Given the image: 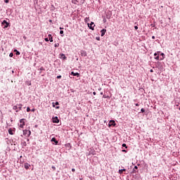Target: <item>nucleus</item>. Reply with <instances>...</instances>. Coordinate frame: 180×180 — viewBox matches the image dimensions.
Segmentation results:
<instances>
[{
    "instance_id": "obj_1",
    "label": "nucleus",
    "mask_w": 180,
    "mask_h": 180,
    "mask_svg": "<svg viewBox=\"0 0 180 180\" xmlns=\"http://www.w3.org/2000/svg\"><path fill=\"white\" fill-rule=\"evenodd\" d=\"M26 119H25V118H23V119H21L20 120V129H23V127H25V125L26 124Z\"/></svg>"
},
{
    "instance_id": "obj_2",
    "label": "nucleus",
    "mask_w": 180,
    "mask_h": 180,
    "mask_svg": "<svg viewBox=\"0 0 180 180\" xmlns=\"http://www.w3.org/2000/svg\"><path fill=\"white\" fill-rule=\"evenodd\" d=\"M30 134H32V131H30V130H27V129L23 130L24 136H27L29 137V136H30Z\"/></svg>"
},
{
    "instance_id": "obj_3",
    "label": "nucleus",
    "mask_w": 180,
    "mask_h": 180,
    "mask_svg": "<svg viewBox=\"0 0 180 180\" xmlns=\"http://www.w3.org/2000/svg\"><path fill=\"white\" fill-rule=\"evenodd\" d=\"M112 126H116V123L115 122V120H110L108 124L109 127H112Z\"/></svg>"
},
{
    "instance_id": "obj_4",
    "label": "nucleus",
    "mask_w": 180,
    "mask_h": 180,
    "mask_svg": "<svg viewBox=\"0 0 180 180\" xmlns=\"http://www.w3.org/2000/svg\"><path fill=\"white\" fill-rule=\"evenodd\" d=\"M2 25H4V29H6V27H8V26H9L8 22H7L6 20H5L2 22Z\"/></svg>"
},
{
    "instance_id": "obj_5",
    "label": "nucleus",
    "mask_w": 180,
    "mask_h": 180,
    "mask_svg": "<svg viewBox=\"0 0 180 180\" xmlns=\"http://www.w3.org/2000/svg\"><path fill=\"white\" fill-rule=\"evenodd\" d=\"M60 58H63V60H67V57L64 53H60Z\"/></svg>"
},
{
    "instance_id": "obj_6",
    "label": "nucleus",
    "mask_w": 180,
    "mask_h": 180,
    "mask_svg": "<svg viewBox=\"0 0 180 180\" xmlns=\"http://www.w3.org/2000/svg\"><path fill=\"white\" fill-rule=\"evenodd\" d=\"M94 22H91V23H90V25L89 24H88V27H89V29H91V30H94Z\"/></svg>"
},
{
    "instance_id": "obj_7",
    "label": "nucleus",
    "mask_w": 180,
    "mask_h": 180,
    "mask_svg": "<svg viewBox=\"0 0 180 180\" xmlns=\"http://www.w3.org/2000/svg\"><path fill=\"white\" fill-rule=\"evenodd\" d=\"M101 37H103V36H105V33H106V30L105 29L101 30Z\"/></svg>"
},
{
    "instance_id": "obj_8",
    "label": "nucleus",
    "mask_w": 180,
    "mask_h": 180,
    "mask_svg": "<svg viewBox=\"0 0 180 180\" xmlns=\"http://www.w3.org/2000/svg\"><path fill=\"white\" fill-rule=\"evenodd\" d=\"M53 123H58L60 122V120H58V117H56L53 118Z\"/></svg>"
},
{
    "instance_id": "obj_9",
    "label": "nucleus",
    "mask_w": 180,
    "mask_h": 180,
    "mask_svg": "<svg viewBox=\"0 0 180 180\" xmlns=\"http://www.w3.org/2000/svg\"><path fill=\"white\" fill-rule=\"evenodd\" d=\"M71 75H73L74 77H79V73H78V72L75 73L74 72H72Z\"/></svg>"
},
{
    "instance_id": "obj_10",
    "label": "nucleus",
    "mask_w": 180,
    "mask_h": 180,
    "mask_svg": "<svg viewBox=\"0 0 180 180\" xmlns=\"http://www.w3.org/2000/svg\"><path fill=\"white\" fill-rule=\"evenodd\" d=\"M24 167L25 169H29V168H30V165H29V163H25Z\"/></svg>"
},
{
    "instance_id": "obj_11",
    "label": "nucleus",
    "mask_w": 180,
    "mask_h": 180,
    "mask_svg": "<svg viewBox=\"0 0 180 180\" xmlns=\"http://www.w3.org/2000/svg\"><path fill=\"white\" fill-rule=\"evenodd\" d=\"M154 56L155 57V60H160V56H158V54H157V53H154Z\"/></svg>"
},
{
    "instance_id": "obj_12",
    "label": "nucleus",
    "mask_w": 180,
    "mask_h": 180,
    "mask_svg": "<svg viewBox=\"0 0 180 180\" xmlns=\"http://www.w3.org/2000/svg\"><path fill=\"white\" fill-rule=\"evenodd\" d=\"M8 134H11V136H13V129L10 128L8 129Z\"/></svg>"
},
{
    "instance_id": "obj_13",
    "label": "nucleus",
    "mask_w": 180,
    "mask_h": 180,
    "mask_svg": "<svg viewBox=\"0 0 180 180\" xmlns=\"http://www.w3.org/2000/svg\"><path fill=\"white\" fill-rule=\"evenodd\" d=\"M51 141H53L56 143V145L58 144V141H57V139H56V138H53L51 139Z\"/></svg>"
},
{
    "instance_id": "obj_14",
    "label": "nucleus",
    "mask_w": 180,
    "mask_h": 180,
    "mask_svg": "<svg viewBox=\"0 0 180 180\" xmlns=\"http://www.w3.org/2000/svg\"><path fill=\"white\" fill-rule=\"evenodd\" d=\"M49 41H51V43H53V36H51V34H49Z\"/></svg>"
},
{
    "instance_id": "obj_15",
    "label": "nucleus",
    "mask_w": 180,
    "mask_h": 180,
    "mask_svg": "<svg viewBox=\"0 0 180 180\" xmlns=\"http://www.w3.org/2000/svg\"><path fill=\"white\" fill-rule=\"evenodd\" d=\"M13 110H15V112H19V110H18V105H14L13 107Z\"/></svg>"
},
{
    "instance_id": "obj_16",
    "label": "nucleus",
    "mask_w": 180,
    "mask_h": 180,
    "mask_svg": "<svg viewBox=\"0 0 180 180\" xmlns=\"http://www.w3.org/2000/svg\"><path fill=\"white\" fill-rule=\"evenodd\" d=\"M126 172V169H120L119 170V174H123V172Z\"/></svg>"
},
{
    "instance_id": "obj_17",
    "label": "nucleus",
    "mask_w": 180,
    "mask_h": 180,
    "mask_svg": "<svg viewBox=\"0 0 180 180\" xmlns=\"http://www.w3.org/2000/svg\"><path fill=\"white\" fill-rule=\"evenodd\" d=\"M14 53H16V56H20V52H19V51L15 49L14 50Z\"/></svg>"
},
{
    "instance_id": "obj_18",
    "label": "nucleus",
    "mask_w": 180,
    "mask_h": 180,
    "mask_svg": "<svg viewBox=\"0 0 180 180\" xmlns=\"http://www.w3.org/2000/svg\"><path fill=\"white\" fill-rule=\"evenodd\" d=\"M18 106V109H19L20 110H22V104H17Z\"/></svg>"
},
{
    "instance_id": "obj_19",
    "label": "nucleus",
    "mask_w": 180,
    "mask_h": 180,
    "mask_svg": "<svg viewBox=\"0 0 180 180\" xmlns=\"http://www.w3.org/2000/svg\"><path fill=\"white\" fill-rule=\"evenodd\" d=\"M84 22H85L86 23H88V22H89V18H86L84 19Z\"/></svg>"
},
{
    "instance_id": "obj_20",
    "label": "nucleus",
    "mask_w": 180,
    "mask_h": 180,
    "mask_svg": "<svg viewBox=\"0 0 180 180\" xmlns=\"http://www.w3.org/2000/svg\"><path fill=\"white\" fill-rule=\"evenodd\" d=\"M59 46H60V44H58V43L55 44V45H54L55 47H59Z\"/></svg>"
},
{
    "instance_id": "obj_21",
    "label": "nucleus",
    "mask_w": 180,
    "mask_h": 180,
    "mask_svg": "<svg viewBox=\"0 0 180 180\" xmlns=\"http://www.w3.org/2000/svg\"><path fill=\"white\" fill-rule=\"evenodd\" d=\"M141 112L142 113H144V112H146V110H145L144 108H141Z\"/></svg>"
},
{
    "instance_id": "obj_22",
    "label": "nucleus",
    "mask_w": 180,
    "mask_h": 180,
    "mask_svg": "<svg viewBox=\"0 0 180 180\" xmlns=\"http://www.w3.org/2000/svg\"><path fill=\"white\" fill-rule=\"evenodd\" d=\"M139 167H137V166H135L134 168V172H136V170L135 169H138Z\"/></svg>"
},
{
    "instance_id": "obj_23",
    "label": "nucleus",
    "mask_w": 180,
    "mask_h": 180,
    "mask_svg": "<svg viewBox=\"0 0 180 180\" xmlns=\"http://www.w3.org/2000/svg\"><path fill=\"white\" fill-rule=\"evenodd\" d=\"M122 147H125V148H127V146L126 145V143H123Z\"/></svg>"
},
{
    "instance_id": "obj_24",
    "label": "nucleus",
    "mask_w": 180,
    "mask_h": 180,
    "mask_svg": "<svg viewBox=\"0 0 180 180\" xmlns=\"http://www.w3.org/2000/svg\"><path fill=\"white\" fill-rule=\"evenodd\" d=\"M60 34H64V31L60 30Z\"/></svg>"
},
{
    "instance_id": "obj_25",
    "label": "nucleus",
    "mask_w": 180,
    "mask_h": 180,
    "mask_svg": "<svg viewBox=\"0 0 180 180\" xmlns=\"http://www.w3.org/2000/svg\"><path fill=\"white\" fill-rule=\"evenodd\" d=\"M9 57H13V53H11L9 54Z\"/></svg>"
},
{
    "instance_id": "obj_26",
    "label": "nucleus",
    "mask_w": 180,
    "mask_h": 180,
    "mask_svg": "<svg viewBox=\"0 0 180 180\" xmlns=\"http://www.w3.org/2000/svg\"><path fill=\"white\" fill-rule=\"evenodd\" d=\"M40 71H44V68L41 67V68H40Z\"/></svg>"
},
{
    "instance_id": "obj_27",
    "label": "nucleus",
    "mask_w": 180,
    "mask_h": 180,
    "mask_svg": "<svg viewBox=\"0 0 180 180\" xmlns=\"http://www.w3.org/2000/svg\"><path fill=\"white\" fill-rule=\"evenodd\" d=\"M4 2H5L6 4H9V0H4Z\"/></svg>"
},
{
    "instance_id": "obj_28",
    "label": "nucleus",
    "mask_w": 180,
    "mask_h": 180,
    "mask_svg": "<svg viewBox=\"0 0 180 180\" xmlns=\"http://www.w3.org/2000/svg\"><path fill=\"white\" fill-rule=\"evenodd\" d=\"M27 112H30V108L29 107L27 108Z\"/></svg>"
},
{
    "instance_id": "obj_29",
    "label": "nucleus",
    "mask_w": 180,
    "mask_h": 180,
    "mask_svg": "<svg viewBox=\"0 0 180 180\" xmlns=\"http://www.w3.org/2000/svg\"><path fill=\"white\" fill-rule=\"evenodd\" d=\"M52 169H53V171H56V167L54 166H52Z\"/></svg>"
},
{
    "instance_id": "obj_30",
    "label": "nucleus",
    "mask_w": 180,
    "mask_h": 180,
    "mask_svg": "<svg viewBox=\"0 0 180 180\" xmlns=\"http://www.w3.org/2000/svg\"><path fill=\"white\" fill-rule=\"evenodd\" d=\"M134 29H135V30H137V29H139V27L135 26V27H134Z\"/></svg>"
},
{
    "instance_id": "obj_31",
    "label": "nucleus",
    "mask_w": 180,
    "mask_h": 180,
    "mask_svg": "<svg viewBox=\"0 0 180 180\" xmlns=\"http://www.w3.org/2000/svg\"><path fill=\"white\" fill-rule=\"evenodd\" d=\"M58 79H60L61 78V75L57 76Z\"/></svg>"
},
{
    "instance_id": "obj_32",
    "label": "nucleus",
    "mask_w": 180,
    "mask_h": 180,
    "mask_svg": "<svg viewBox=\"0 0 180 180\" xmlns=\"http://www.w3.org/2000/svg\"><path fill=\"white\" fill-rule=\"evenodd\" d=\"M45 41H49V38H45Z\"/></svg>"
},
{
    "instance_id": "obj_33",
    "label": "nucleus",
    "mask_w": 180,
    "mask_h": 180,
    "mask_svg": "<svg viewBox=\"0 0 180 180\" xmlns=\"http://www.w3.org/2000/svg\"><path fill=\"white\" fill-rule=\"evenodd\" d=\"M55 105H60V103H59L58 102H56V103H55Z\"/></svg>"
},
{
    "instance_id": "obj_34",
    "label": "nucleus",
    "mask_w": 180,
    "mask_h": 180,
    "mask_svg": "<svg viewBox=\"0 0 180 180\" xmlns=\"http://www.w3.org/2000/svg\"><path fill=\"white\" fill-rule=\"evenodd\" d=\"M53 107L56 108V105L54 104V103H52Z\"/></svg>"
},
{
    "instance_id": "obj_35",
    "label": "nucleus",
    "mask_w": 180,
    "mask_h": 180,
    "mask_svg": "<svg viewBox=\"0 0 180 180\" xmlns=\"http://www.w3.org/2000/svg\"><path fill=\"white\" fill-rule=\"evenodd\" d=\"M72 172H75V169H72Z\"/></svg>"
},
{
    "instance_id": "obj_36",
    "label": "nucleus",
    "mask_w": 180,
    "mask_h": 180,
    "mask_svg": "<svg viewBox=\"0 0 180 180\" xmlns=\"http://www.w3.org/2000/svg\"><path fill=\"white\" fill-rule=\"evenodd\" d=\"M93 94H94V95H96V92L94 91V92H93Z\"/></svg>"
},
{
    "instance_id": "obj_37",
    "label": "nucleus",
    "mask_w": 180,
    "mask_h": 180,
    "mask_svg": "<svg viewBox=\"0 0 180 180\" xmlns=\"http://www.w3.org/2000/svg\"><path fill=\"white\" fill-rule=\"evenodd\" d=\"M135 106H139V103H136Z\"/></svg>"
},
{
    "instance_id": "obj_38",
    "label": "nucleus",
    "mask_w": 180,
    "mask_h": 180,
    "mask_svg": "<svg viewBox=\"0 0 180 180\" xmlns=\"http://www.w3.org/2000/svg\"><path fill=\"white\" fill-rule=\"evenodd\" d=\"M56 109H60V107L57 106L56 107Z\"/></svg>"
},
{
    "instance_id": "obj_39",
    "label": "nucleus",
    "mask_w": 180,
    "mask_h": 180,
    "mask_svg": "<svg viewBox=\"0 0 180 180\" xmlns=\"http://www.w3.org/2000/svg\"><path fill=\"white\" fill-rule=\"evenodd\" d=\"M103 22H104V23H105V22H106V19H104V20H103Z\"/></svg>"
},
{
    "instance_id": "obj_40",
    "label": "nucleus",
    "mask_w": 180,
    "mask_h": 180,
    "mask_svg": "<svg viewBox=\"0 0 180 180\" xmlns=\"http://www.w3.org/2000/svg\"><path fill=\"white\" fill-rule=\"evenodd\" d=\"M63 29H64V28H63V27H60V30H63Z\"/></svg>"
},
{
    "instance_id": "obj_41",
    "label": "nucleus",
    "mask_w": 180,
    "mask_h": 180,
    "mask_svg": "<svg viewBox=\"0 0 180 180\" xmlns=\"http://www.w3.org/2000/svg\"><path fill=\"white\" fill-rule=\"evenodd\" d=\"M152 39H155V37L153 36V37H152Z\"/></svg>"
},
{
    "instance_id": "obj_42",
    "label": "nucleus",
    "mask_w": 180,
    "mask_h": 180,
    "mask_svg": "<svg viewBox=\"0 0 180 180\" xmlns=\"http://www.w3.org/2000/svg\"><path fill=\"white\" fill-rule=\"evenodd\" d=\"M122 151H123L124 153H126V152H127L126 150H123Z\"/></svg>"
},
{
    "instance_id": "obj_43",
    "label": "nucleus",
    "mask_w": 180,
    "mask_h": 180,
    "mask_svg": "<svg viewBox=\"0 0 180 180\" xmlns=\"http://www.w3.org/2000/svg\"><path fill=\"white\" fill-rule=\"evenodd\" d=\"M101 95H103V92H101Z\"/></svg>"
},
{
    "instance_id": "obj_44",
    "label": "nucleus",
    "mask_w": 180,
    "mask_h": 180,
    "mask_svg": "<svg viewBox=\"0 0 180 180\" xmlns=\"http://www.w3.org/2000/svg\"><path fill=\"white\" fill-rule=\"evenodd\" d=\"M32 112H34V109H32Z\"/></svg>"
},
{
    "instance_id": "obj_45",
    "label": "nucleus",
    "mask_w": 180,
    "mask_h": 180,
    "mask_svg": "<svg viewBox=\"0 0 180 180\" xmlns=\"http://www.w3.org/2000/svg\"><path fill=\"white\" fill-rule=\"evenodd\" d=\"M153 69L152 70H150V72H153Z\"/></svg>"
},
{
    "instance_id": "obj_46",
    "label": "nucleus",
    "mask_w": 180,
    "mask_h": 180,
    "mask_svg": "<svg viewBox=\"0 0 180 180\" xmlns=\"http://www.w3.org/2000/svg\"><path fill=\"white\" fill-rule=\"evenodd\" d=\"M103 98H106V97L105 96H103Z\"/></svg>"
},
{
    "instance_id": "obj_47",
    "label": "nucleus",
    "mask_w": 180,
    "mask_h": 180,
    "mask_svg": "<svg viewBox=\"0 0 180 180\" xmlns=\"http://www.w3.org/2000/svg\"><path fill=\"white\" fill-rule=\"evenodd\" d=\"M162 56H164V53H162Z\"/></svg>"
},
{
    "instance_id": "obj_48",
    "label": "nucleus",
    "mask_w": 180,
    "mask_h": 180,
    "mask_svg": "<svg viewBox=\"0 0 180 180\" xmlns=\"http://www.w3.org/2000/svg\"><path fill=\"white\" fill-rule=\"evenodd\" d=\"M179 110H180V108H179Z\"/></svg>"
}]
</instances>
